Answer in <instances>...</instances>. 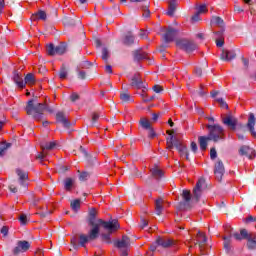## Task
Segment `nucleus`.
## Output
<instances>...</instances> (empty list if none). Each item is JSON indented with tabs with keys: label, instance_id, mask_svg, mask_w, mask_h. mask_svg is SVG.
<instances>
[{
	"label": "nucleus",
	"instance_id": "obj_1",
	"mask_svg": "<svg viewBox=\"0 0 256 256\" xmlns=\"http://www.w3.org/2000/svg\"><path fill=\"white\" fill-rule=\"evenodd\" d=\"M97 209L91 208L88 213V225L91 228L89 231V239L90 241H95L97 237H99L100 227H103L107 233L101 234V239L104 243L111 245L113 242L111 241V235L113 233H117L119 229H121V225L119 224L118 219H113L110 221H105L103 219H97Z\"/></svg>",
	"mask_w": 256,
	"mask_h": 256
},
{
	"label": "nucleus",
	"instance_id": "obj_2",
	"mask_svg": "<svg viewBox=\"0 0 256 256\" xmlns=\"http://www.w3.org/2000/svg\"><path fill=\"white\" fill-rule=\"evenodd\" d=\"M25 111L27 115H32L34 121H41L45 111L53 113V109L46 103H36L35 100L31 99L27 102Z\"/></svg>",
	"mask_w": 256,
	"mask_h": 256
},
{
	"label": "nucleus",
	"instance_id": "obj_3",
	"mask_svg": "<svg viewBox=\"0 0 256 256\" xmlns=\"http://www.w3.org/2000/svg\"><path fill=\"white\" fill-rule=\"evenodd\" d=\"M167 134L170 135V137L167 138V140H166L167 149H169V151H171V149H173L175 147L177 149V151L179 152L180 157H182V159L189 160V152L187 151V146L183 145V142L178 140L177 137H174V135L171 134V132L169 130L167 131Z\"/></svg>",
	"mask_w": 256,
	"mask_h": 256
},
{
	"label": "nucleus",
	"instance_id": "obj_4",
	"mask_svg": "<svg viewBox=\"0 0 256 256\" xmlns=\"http://www.w3.org/2000/svg\"><path fill=\"white\" fill-rule=\"evenodd\" d=\"M209 130V139L214 141V143H219V141H225V129L219 124L207 125Z\"/></svg>",
	"mask_w": 256,
	"mask_h": 256
},
{
	"label": "nucleus",
	"instance_id": "obj_5",
	"mask_svg": "<svg viewBox=\"0 0 256 256\" xmlns=\"http://www.w3.org/2000/svg\"><path fill=\"white\" fill-rule=\"evenodd\" d=\"M182 200L178 203L179 211H189L193 207V195L191 190L184 189L181 194Z\"/></svg>",
	"mask_w": 256,
	"mask_h": 256
},
{
	"label": "nucleus",
	"instance_id": "obj_6",
	"mask_svg": "<svg viewBox=\"0 0 256 256\" xmlns=\"http://www.w3.org/2000/svg\"><path fill=\"white\" fill-rule=\"evenodd\" d=\"M194 247H199L200 251H203L205 249V245H207V236L205 233H203L201 230L198 228H194Z\"/></svg>",
	"mask_w": 256,
	"mask_h": 256
},
{
	"label": "nucleus",
	"instance_id": "obj_7",
	"mask_svg": "<svg viewBox=\"0 0 256 256\" xmlns=\"http://www.w3.org/2000/svg\"><path fill=\"white\" fill-rule=\"evenodd\" d=\"M205 189H207V183L205 182L204 178H199L193 190L194 201H199V199H201V195Z\"/></svg>",
	"mask_w": 256,
	"mask_h": 256
},
{
	"label": "nucleus",
	"instance_id": "obj_8",
	"mask_svg": "<svg viewBox=\"0 0 256 256\" xmlns=\"http://www.w3.org/2000/svg\"><path fill=\"white\" fill-rule=\"evenodd\" d=\"M31 244L26 240H19L17 246L13 249V255H19V253H25L29 251Z\"/></svg>",
	"mask_w": 256,
	"mask_h": 256
},
{
	"label": "nucleus",
	"instance_id": "obj_9",
	"mask_svg": "<svg viewBox=\"0 0 256 256\" xmlns=\"http://www.w3.org/2000/svg\"><path fill=\"white\" fill-rule=\"evenodd\" d=\"M222 123L223 125H226V127H228L230 131H235V129H237L239 121L237 120V118H235V116L227 115L226 117L222 118Z\"/></svg>",
	"mask_w": 256,
	"mask_h": 256
},
{
	"label": "nucleus",
	"instance_id": "obj_10",
	"mask_svg": "<svg viewBox=\"0 0 256 256\" xmlns=\"http://www.w3.org/2000/svg\"><path fill=\"white\" fill-rule=\"evenodd\" d=\"M177 33L179 31L171 26L166 29V32L163 34V39L165 43H173L175 41V37H177Z\"/></svg>",
	"mask_w": 256,
	"mask_h": 256
},
{
	"label": "nucleus",
	"instance_id": "obj_11",
	"mask_svg": "<svg viewBox=\"0 0 256 256\" xmlns=\"http://www.w3.org/2000/svg\"><path fill=\"white\" fill-rule=\"evenodd\" d=\"M195 11L196 12L193 15V23H199V21H202L201 15L207 13V6L205 4L196 5Z\"/></svg>",
	"mask_w": 256,
	"mask_h": 256
},
{
	"label": "nucleus",
	"instance_id": "obj_12",
	"mask_svg": "<svg viewBox=\"0 0 256 256\" xmlns=\"http://www.w3.org/2000/svg\"><path fill=\"white\" fill-rule=\"evenodd\" d=\"M130 85L133 89H145V83L143 82V79H141L140 73L133 75Z\"/></svg>",
	"mask_w": 256,
	"mask_h": 256
},
{
	"label": "nucleus",
	"instance_id": "obj_13",
	"mask_svg": "<svg viewBox=\"0 0 256 256\" xmlns=\"http://www.w3.org/2000/svg\"><path fill=\"white\" fill-rule=\"evenodd\" d=\"M177 47L186 51V53H191L193 51V43L187 39H179L176 41Z\"/></svg>",
	"mask_w": 256,
	"mask_h": 256
},
{
	"label": "nucleus",
	"instance_id": "obj_14",
	"mask_svg": "<svg viewBox=\"0 0 256 256\" xmlns=\"http://www.w3.org/2000/svg\"><path fill=\"white\" fill-rule=\"evenodd\" d=\"M16 174L18 175V183L22 187H27L29 181V173L22 169H16Z\"/></svg>",
	"mask_w": 256,
	"mask_h": 256
},
{
	"label": "nucleus",
	"instance_id": "obj_15",
	"mask_svg": "<svg viewBox=\"0 0 256 256\" xmlns=\"http://www.w3.org/2000/svg\"><path fill=\"white\" fill-rule=\"evenodd\" d=\"M214 174L217 181H221L223 179V175L225 174V166L221 160L217 161L214 168Z\"/></svg>",
	"mask_w": 256,
	"mask_h": 256
},
{
	"label": "nucleus",
	"instance_id": "obj_16",
	"mask_svg": "<svg viewBox=\"0 0 256 256\" xmlns=\"http://www.w3.org/2000/svg\"><path fill=\"white\" fill-rule=\"evenodd\" d=\"M239 155L248 157V159H253V157L256 156V152L253 148L244 145L240 147Z\"/></svg>",
	"mask_w": 256,
	"mask_h": 256
},
{
	"label": "nucleus",
	"instance_id": "obj_17",
	"mask_svg": "<svg viewBox=\"0 0 256 256\" xmlns=\"http://www.w3.org/2000/svg\"><path fill=\"white\" fill-rule=\"evenodd\" d=\"M56 121L57 123H61L65 129H69L71 127V121L67 119V116H65V113L63 112H57Z\"/></svg>",
	"mask_w": 256,
	"mask_h": 256
},
{
	"label": "nucleus",
	"instance_id": "obj_18",
	"mask_svg": "<svg viewBox=\"0 0 256 256\" xmlns=\"http://www.w3.org/2000/svg\"><path fill=\"white\" fill-rule=\"evenodd\" d=\"M114 245L118 249H127V247L131 245V239H129L127 235H123L121 240H117L116 242H114Z\"/></svg>",
	"mask_w": 256,
	"mask_h": 256
},
{
	"label": "nucleus",
	"instance_id": "obj_19",
	"mask_svg": "<svg viewBox=\"0 0 256 256\" xmlns=\"http://www.w3.org/2000/svg\"><path fill=\"white\" fill-rule=\"evenodd\" d=\"M255 123V114L250 113L247 122V129L250 131L251 135L256 138Z\"/></svg>",
	"mask_w": 256,
	"mask_h": 256
},
{
	"label": "nucleus",
	"instance_id": "obj_20",
	"mask_svg": "<svg viewBox=\"0 0 256 256\" xmlns=\"http://www.w3.org/2000/svg\"><path fill=\"white\" fill-rule=\"evenodd\" d=\"M156 244L167 249L173 245V240L159 237L156 240Z\"/></svg>",
	"mask_w": 256,
	"mask_h": 256
},
{
	"label": "nucleus",
	"instance_id": "obj_21",
	"mask_svg": "<svg viewBox=\"0 0 256 256\" xmlns=\"http://www.w3.org/2000/svg\"><path fill=\"white\" fill-rule=\"evenodd\" d=\"M237 57V54L235 51H228V50H223L221 54V59L223 61H233Z\"/></svg>",
	"mask_w": 256,
	"mask_h": 256
},
{
	"label": "nucleus",
	"instance_id": "obj_22",
	"mask_svg": "<svg viewBox=\"0 0 256 256\" xmlns=\"http://www.w3.org/2000/svg\"><path fill=\"white\" fill-rule=\"evenodd\" d=\"M134 61H144V59H148V54L143 52L142 49L136 50L133 52Z\"/></svg>",
	"mask_w": 256,
	"mask_h": 256
},
{
	"label": "nucleus",
	"instance_id": "obj_23",
	"mask_svg": "<svg viewBox=\"0 0 256 256\" xmlns=\"http://www.w3.org/2000/svg\"><path fill=\"white\" fill-rule=\"evenodd\" d=\"M13 81L14 83H16L19 89H25V82L23 81V76H21L19 73L17 72L14 73Z\"/></svg>",
	"mask_w": 256,
	"mask_h": 256
},
{
	"label": "nucleus",
	"instance_id": "obj_24",
	"mask_svg": "<svg viewBox=\"0 0 256 256\" xmlns=\"http://www.w3.org/2000/svg\"><path fill=\"white\" fill-rule=\"evenodd\" d=\"M45 21L47 19V13L43 10H39L37 13L33 14L31 16V21Z\"/></svg>",
	"mask_w": 256,
	"mask_h": 256
},
{
	"label": "nucleus",
	"instance_id": "obj_25",
	"mask_svg": "<svg viewBox=\"0 0 256 256\" xmlns=\"http://www.w3.org/2000/svg\"><path fill=\"white\" fill-rule=\"evenodd\" d=\"M211 25H216V27H220V29H225V22L219 16H213L212 17Z\"/></svg>",
	"mask_w": 256,
	"mask_h": 256
},
{
	"label": "nucleus",
	"instance_id": "obj_26",
	"mask_svg": "<svg viewBox=\"0 0 256 256\" xmlns=\"http://www.w3.org/2000/svg\"><path fill=\"white\" fill-rule=\"evenodd\" d=\"M229 233V236H224L223 237V240H224V249L226 251H231V239L232 237H235V233H231V232H228Z\"/></svg>",
	"mask_w": 256,
	"mask_h": 256
},
{
	"label": "nucleus",
	"instance_id": "obj_27",
	"mask_svg": "<svg viewBox=\"0 0 256 256\" xmlns=\"http://www.w3.org/2000/svg\"><path fill=\"white\" fill-rule=\"evenodd\" d=\"M198 141H199L200 149L202 151H205L207 149V142L211 141V139H209V136L208 137L200 136L198 138Z\"/></svg>",
	"mask_w": 256,
	"mask_h": 256
},
{
	"label": "nucleus",
	"instance_id": "obj_28",
	"mask_svg": "<svg viewBox=\"0 0 256 256\" xmlns=\"http://www.w3.org/2000/svg\"><path fill=\"white\" fill-rule=\"evenodd\" d=\"M155 212L156 215H161V213H163V200L161 198H158L155 201Z\"/></svg>",
	"mask_w": 256,
	"mask_h": 256
},
{
	"label": "nucleus",
	"instance_id": "obj_29",
	"mask_svg": "<svg viewBox=\"0 0 256 256\" xmlns=\"http://www.w3.org/2000/svg\"><path fill=\"white\" fill-rule=\"evenodd\" d=\"M177 9V5L175 4V0H171L169 2V6H168V11H167V15L169 17H173V15L175 14V10Z\"/></svg>",
	"mask_w": 256,
	"mask_h": 256
},
{
	"label": "nucleus",
	"instance_id": "obj_30",
	"mask_svg": "<svg viewBox=\"0 0 256 256\" xmlns=\"http://www.w3.org/2000/svg\"><path fill=\"white\" fill-rule=\"evenodd\" d=\"M152 177L155 179H161L163 177V170L159 169L158 167H154L151 170Z\"/></svg>",
	"mask_w": 256,
	"mask_h": 256
},
{
	"label": "nucleus",
	"instance_id": "obj_31",
	"mask_svg": "<svg viewBox=\"0 0 256 256\" xmlns=\"http://www.w3.org/2000/svg\"><path fill=\"white\" fill-rule=\"evenodd\" d=\"M25 85H35V75L33 73H28L24 78Z\"/></svg>",
	"mask_w": 256,
	"mask_h": 256
},
{
	"label": "nucleus",
	"instance_id": "obj_32",
	"mask_svg": "<svg viewBox=\"0 0 256 256\" xmlns=\"http://www.w3.org/2000/svg\"><path fill=\"white\" fill-rule=\"evenodd\" d=\"M124 45H133V43H135V36H133V34H131V32H129L124 40H123Z\"/></svg>",
	"mask_w": 256,
	"mask_h": 256
},
{
	"label": "nucleus",
	"instance_id": "obj_33",
	"mask_svg": "<svg viewBox=\"0 0 256 256\" xmlns=\"http://www.w3.org/2000/svg\"><path fill=\"white\" fill-rule=\"evenodd\" d=\"M139 123L142 129H146V130L151 129V122L147 118L142 117Z\"/></svg>",
	"mask_w": 256,
	"mask_h": 256
},
{
	"label": "nucleus",
	"instance_id": "obj_34",
	"mask_svg": "<svg viewBox=\"0 0 256 256\" xmlns=\"http://www.w3.org/2000/svg\"><path fill=\"white\" fill-rule=\"evenodd\" d=\"M66 52H67V46L63 43L56 46V48H55L56 55H64V53H66Z\"/></svg>",
	"mask_w": 256,
	"mask_h": 256
},
{
	"label": "nucleus",
	"instance_id": "obj_35",
	"mask_svg": "<svg viewBox=\"0 0 256 256\" xmlns=\"http://www.w3.org/2000/svg\"><path fill=\"white\" fill-rule=\"evenodd\" d=\"M11 147V143L2 142L0 143V157L5 156V151H7Z\"/></svg>",
	"mask_w": 256,
	"mask_h": 256
},
{
	"label": "nucleus",
	"instance_id": "obj_36",
	"mask_svg": "<svg viewBox=\"0 0 256 256\" xmlns=\"http://www.w3.org/2000/svg\"><path fill=\"white\" fill-rule=\"evenodd\" d=\"M109 57H111V52L106 47L102 48V59L105 63H109Z\"/></svg>",
	"mask_w": 256,
	"mask_h": 256
},
{
	"label": "nucleus",
	"instance_id": "obj_37",
	"mask_svg": "<svg viewBox=\"0 0 256 256\" xmlns=\"http://www.w3.org/2000/svg\"><path fill=\"white\" fill-rule=\"evenodd\" d=\"M73 183H75L73 181V178H66L64 180V187H65L66 191H71V189L73 187Z\"/></svg>",
	"mask_w": 256,
	"mask_h": 256
},
{
	"label": "nucleus",
	"instance_id": "obj_38",
	"mask_svg": "<svg viewBox=\"0 0 256 256\" xmlns=\"http://www.w3.org/2000/svg\"><path fill=\"white\" fill-rule=\"evenodd\" d=\"M89 240L91 241V238H89V236H87L85 234H81L79 236V243H80L81 247H85V244L89 243Z\"/></svg>",
	"mask_w": 256,
	"mask_h": 256
},
{
	"label": "nucleus",
	"instance_id": "obj_39",
	"mask_svg": "<svg viewBox=\"0 0 256 256\" xmlns=\"http://www.w3.org/2000/svg\"><path fill=\"white\" fill-rule=\"evenodd\" d=\"M67 67H65V64H63L60 68V72H59V78L60 79H67Z\"/></svg>",
	"mask_w": 256,
	"mask_h": 256
},
{
	"label": "nucleus",
	"instance_id": "obj_40",
	"mask_svg": "<svg viewBox=\"0 0 256 256\" xmlns=\"http://www.w3.org/2000/svg\"><path fill=\"white\" fill-rule=\"evenodd\" d=\"M203 75V70L200 67H196L194 71L195 81H199Z\"/></svg>",
	"mask_w": 256,
	"mask_h": 256
},
{
	"label": "nucleus",
	"instance_id": "obj_41",
	"mask_svg": "<svg viewBox=\"0 0 256 256\" xmlns=\"http://www.w3.org/2000/svg\"><path fill=\"white\" fill-rule=\"evenodd\" d=\"M71 207L73 211H79L81 209V200L76 199L71 203Z\"/></svg>",
	"mask_w": 256,
	"mask_h": 256
},
{
	"label": "nucleus",
	"instance_id": "obj_42",
	"mask_svg": "<svg viewBox=\"0 0 256 256\" xmlns=\"http://www.w3.org/2000/svg\"><path fill=\"white\" fill-rule=\"evenodd\" d=\"M55 49H56V47L53 44H49L46 47V51H47L48 55H50V57H53L54 55H56Z\"/></svg>",
	"mask_w": 256,
	"mask_h": 256
},
{
	"label": "nucleus",
	"instance_id": "obj_43",
	"mask_svg": "<svg viewBox=\"0 0 256 256\" xmlns=\"http://www.w3.org/2000/svg\"><path fill=\"white\" fill-rule=\"evenodd\" d=\"M57 144L55 142H46L45 145H42V149H46L47 151H51V149H55Z\"/></svg>",
	"mask_w": 256,
	"mask_h": 256
},
{
	"label": "nucleus",
	"instance_id": "obj_44",
	"mask_svg": "<svg viewBox=\"0 0 256 256\" xmlns=\"http://www.w3.org/2000/svg\"><path fill=\"white\" fill-rule=\"evenodd\" d=\"M216 101H217V103H219V105L222 109H229V105H227V102H225V100H223V98H217Z\"/></svg>",
	"mask_w": 256,
	"mask_h": 256
},
{
	"label": "nucleus",
	"instance_id": "obj_45",
	"mask_svg": "<svg viewBox=\"0 0 256 256\" xmlns=\"http://www.w3.org/2000/svg\"><path fill=\"white\" fill-rule=\"evenodd\" d=\"M155 137H157V133H155V130L153 129V127L148 129V138L149 139H155Z\"/></svg>",
	"mask_w": 256,
	"mask_h": 256
},
{
	"label": "nucleus",
	"instance_id": "obj_46",
	"mask_svg": "<svg viewBox=\"0 0 256 256\" xmlns=\"http://www.w3.org/2000/svg\"><path fill=\"white\" fill-rule=\"evenodd\" d=\"M89 177H90L89 172H82L79 175L80 181H87V179H89Z\"/></svg>",
	"mask_w": 256,
	"mask_h": 256
},
{
	"label": "nucleus",
	"instance_id": "obj_47",
	"mask_svg": "<svg viewBox=\"0 0 256 256\" xmlns=\"http://www.w3.org/2000/svg\"><path fill=\"white\" fill-rule=\"evenodd\" d=\"M120 99L121 101L127 102L131 99V95H129L128 93H122L120 94Z\"/></svg>",
	"mask_w": 256,
	"mask_h": 256
},
{
	"label": "nucleus",
	"instance_id": "obj_48",
	"mask_svg": "<svg viewBox=\"0 0 256 256\" xmlns=\"http://www.w3.org/2000/svg\"><path fill=\"white\" fill-rule=\"evenodd\" d=\"M142 11H143V14H142L143 17H146V18L150 17L151 11H149V8L147 6L142 7Z\"/></svg>",
	"mask_w": 256,
	"mask_h": 256
},
{
	"label": "nucleus",
	"instance_id": "obj_49",
	"mask_svg": "<svg viewBox=\"0 0 256 256\" xmlns=\"http://www.w3.org/2000/svg\"><path fill=\"white\" fill-rule=\"evenodd\" d=\"M19 221H20L21 225H27V215L21 214L19 216Z\"/></svg>",
	"mask_w": 256,
	"mask_h": 256
},
{
	"label": "nucleus",
	"instance_id": "obj_50",
	"mask_svg": "<svg viewBox=\"0 0 256 256\" xmlns=\"http://www.w3.org/2000/svg\"><path fill=\"white\" fill-rule=\"evenodd\" d=\"M210 159L212 160L217 159V150L215 148L210 149Z\"/></svg>",
	"mask_w": 256,
	"mask_h": 256
},
{
	"label": "nucleus",
	"instance_id": "obj_51",
	"mask_svg": "<svg viewBox=\"0 0 256 256\" xmlns=\"http://www.w3.org/2000/svg\"><path fill=\"white\" fill-rule=\"evenodd\" d=\"M79 99H80L79 94H77V93H75V92H73V93L71 94V96H70V100L72 101V103H75V101H79Z\"/></svg>",
	"mask_w": 256,
	"mask_h": 256
},
{
	"label": "nucleus",
	"instance_id": "obj_52",
	"mask_svg": "<svg viewBox=\"0 0 256 256\" xmlns=\"http://www.w3.org/2000/svg\"><path fill=\"white\" fill-rule=\"evenodd\" d=\"M0 233H2V235H4V237H7V235L9 234V227L3 226L0 230Z\"/></svg>",
	"mask_w": 256,
	"mask_h": 256
},
{
	"label": "nucleus",
	"instance_id": "obj_53",
	"mask_svg": "<svg viewBox=\"0 0 256 256\" xmlns=\"http://www.w3.org/2000/svg\"><path fill=\"white\" fill-rule=\"evenodd\" d=\"M225 31V28H221L220 31L215 32L216 39H223V32Z\"/></svg>",
	"mask_w": 256,
	"mask_h": 256
},
{
	"label": "nucleus",
	"instance_id": "obj_54",
	"mask_svg": "<svg viewBox=\"0 0 256 256\" xmlns=\"http://www.w3.org/2000/svg\"><path fill=\"white\" fill-rule=\"evenodd\" d=\"M216 45L217 47H223V45H225L223 38H216Z\"/></svg>",
	"mask_w": 256,
	"mask_h": 256
},
{
	"label": "nucleus",
	"instance_id": "obj_55",
	"mask_svg": "<svg viewBox=\"0 0 256 256\" xmlns=\"http://www.w3.org/2000/svg\"><path fill=\"white\" fill-rule=\"evenodd\" d=\"M86 75H87V73L85 71L79 70V72H78L79 79H86Z\"/></svg>",
	"mask_w": 256,
	"mask_h": 256
},
{
	"label": "nucleus",
	"instance_id": "obj_56",
	"mask_svg": "<svg viewBox=\"0 0 256 256\" xmlns=\"http://www.w3.org/2000/svg\"><path fill=\"white\" fill-rule=\"evenodd\" d=\"M153 91L155 93H161L163 91V88L161 86H159V85H154L153 86Z\"/></svg>",
	"mask_w": 256,
	"mask_h": 256
},
{
	"label": "nucleus",
	"instance_id": "obj_57",
	"mask_svg": "<svg viewBox=\"0 0 256 256\" xmlns=\"http://www.w3.org/2000/svg\"><path fill=\"white\" fill-rule=\"evenodd\" d=\"M256 221V218L253 217V216H248L246 219H245V223H255Z\"/></svg>",
	"mask_w": 256,
	"mask_h": 256
},
{
	"label": "nucleus",
	"instance_id": "obj_58",
	"mask_svg": "<svg viewBox=\"0 0 256 256\" xmlns=\"http://www.w3.org/2000/svg\"><path fill=\"white\" fill-rule=\"evenodd\" d=\"M97 121H99V114L98 113H93L92 123H97Z\"/></svg>",
	"mask_w": 256,
	"mask_h": 256
},
{
	"label": "nucleus",
	"instance_id": "obj_59",
	"mask_svg": "<svg viewBox=\"0 0 256 256\" xmlns=\"http://www.w3.org/2000/svg\"><path fill=\"white\" fill-rule=\"evenodd\" d=\"M147 225H149V222L145 219L141 220V229H145V227H147Z\"/></svg>",
	"mask_w": 256,
	"mask_h": 256
},
{
	"label": "nucleus",
	"instance_id": "obj_60",
	"mask_svg": "<svg viewBox=\"0 0 256 256\" xmlns=\"http://www.w3.org/2000/svg\"><path fill=\"white\" fill-rule=\"evenodd\" d=\"M105 71L106 73H113V68L111 67V65H106Z\"/></svg>",
	"mask_w": 256,
	"mask_h": 256
},
{
	"label": "nucleus",
	"instance_id": "obj_61",
	"mask_svg": "<svg viewBox=\"0 0 256 256\" xmlns=\"http://www.w3.org/2000/svg\"><path fill=\"white\" fill-rule=\"evenodd\" d=\"M198 95H199L200 97H204L205 91L203 90V86H200V90L198 91Z\"/></svg>",
	"mask_w": 256,
	"mask_h": 256
},
{
	"label": "nucleus",
	"instance_id": "obj_62",
	"mask_svg": "<svg viewBox=\"0 0 256 256\" xmlns=\"http://www.w3.org/2000/svg\"><path fill=\"white\" fill-rule=\"evenodd\" d=\"M71 244L73 245V247H77V237H73L71 239Z\"/></svg>",
	"mask_w": 256,
	"mask_h": 256
},
{
	"label": "nucleus",
	"instance_id": "obj_63",
	"mask_svg": "<svg viewBox=\"0 0 256 256\" xmlns=\"http://www.w3.org/2000/svg\"><path fill=\"white\" fill-rule=\"evenodd\" d=\"M159 119V114L153 113L152 114V121L156 122Z\"/></svg>",
	"mask_w": 256,
	"mask_h": 256
},
{
	"label": "nucleus",
	"instance_id": "obj_64",
	"mask_svg": "<svg viewBox=\"0 0 256 256\" xmlns=\"http://www.w3.org/2000/svg\"><path fill=\"white\" fill-rule=\"evenodd\" d=\"M196 39H199V41H203V39H205V37L203 36V33H198L196 35Z\"/></svg>",
	"mask_w": 256,
	"mask_h": 256
}]
</instances>
